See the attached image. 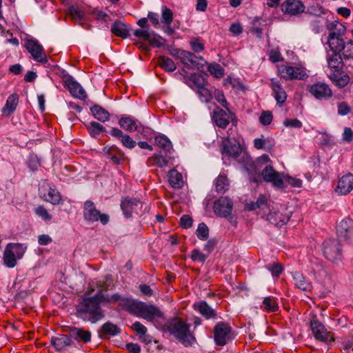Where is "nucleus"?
<instances>
[{"label":"nucleus","instance_id":"obj_29","mask_svg":"<svg viewBox=\"0 0 353 353\" xmlns=\"http://www.w3.org/2000/svg\"><path fill=\"white\" fill-rule=\"evenodd\" d=\"M69 334L70 339L78 342H83L87 343L91 341V332L83 327H70L69 328Z\"/></svg>","mask_w":353,"mask_h":353},{"label":"nucleus","instance_id":"obj_40","mask_svg":"<svg viewBox=\"0 0 353 353\" xmlns=\"http://www.w3.org/2000/svg\"><path fill=\"white\" fill-rule=\"evenodd\" d=\"M328 67L334 72H339L343 68V61L341 56L339 53H332L327 58Z\"/></svg>","mask_w":353,"mask_h":353},{"label":"nucleus","instance_id":"obj_3","mask_svg":"<svg viewBox=\"0 0 353 353\" xmlns=\"http://www.w3.org/2000/svg\"><path fill=\"white\" fill-rule=\"evenodd\" d=\"M310 327L316 340L328 345L335 341L334 334L327 330L316 314H310Z\"/></svg>","mask_w":353,"mask_h":353},{"label":"nucleus","instance_id":"obj_63","mask_svg":"<svg viewBox=\"0 0 353 353\" xmlns=\"http://www.w3.org/2000/svg\"><path fill=\"white\" fill-rule=\"evenodd\" d=\"M337 108L338 114L341 116L347 115L351 110L350 106L345 101L339 103Z\"/></svg>","mask_w":353,"mask_h":353},{"label":"nucleus","instance_id":"obj_58","mask_svg":"<svg viewBox=\"0 0 353 353\" xmlns=\"http://www.w3.org/2000/svg\"><path fill=\"white\" fill-rule=\"evenodd\" d=\"M268 270L273 276L279 277L283 271V267L280 263H275L268 266Z\"/></svg>","mask_w":353,"mask_h":353},{"label":"nucleus","instance_id":"obj_43","mask_svg":"<svg viewBox=\"0 0 353 353\" xmlns=\"http://www.w3.org/2000/svg\"><path fill=\"white\" fill-rule=\"evenodd\" d=\"M216 191L218 193H225L229 189V181L224 174H219L214 183Z\"/></svg>","mask_w":353,"mask_h":353},{"label":"nucleus","instance_id":"obj_50","mask_svg":"<svg viewBox=\"0 0 353 353\" xmlns=\"http://www.w3.org/2000/svg\"><path fill=\"white\" fill-rule=\"evenodd\" d=\"M196 236L202 241L206 240L209 236V228L204 223H201L199 224L198 228L196 231Z\"/></svg>","mask_w":353,"mask_h":353},{"label":"nucleus","instance_id":"obj_22","mask_svg":"<svg viewBox=\"0 0 353 353\" xmlns=\"http://www.w3.org/2000/svg\"><path fill=\"white\" fill-rule=\"evenodd\" d=\"M310 93L316 99H327L332 95V92L328 85L322 82H317L309 87Z\"/></svg>","mask_w":353,"mask_h":353},{"label":"nucleus","instance_id":"obj_53","mask_svg":"<svg viewBox=\"0 0 353 353\" xmlns=\"http://www.w3.org/2000/svg\"><path fill=\"white\" fill-rule=\"evenodd\" d=\"M214 96L216 100L223 107L225 108L230 113L231 111L228 107V103L225 99V97L221 90H214Z\"/></svg>","mask_w":353,"mask_h":353},{"label":"nucleus","instance_id":"obj_12","mask_svg":"<svg viewBox=\"0 0 353 353\" xmlns=\"http://www.w3.org/2000/svg\"><path fill=\"white\" fill-rule=\"evenodd\" d=\"M62 82L64 87L69 90L72 97L81 100L87 99L85 90L72 76L64 74L62 77Z\"/></svg>","mask_w":353,"mask_h":353},{"label":"nucleus","instance_id":"obj_60","mask_svg":"<svg viewBox=\"0 0 353 353\" xmlns=\"http://www.w3.org/2000/svg\"><path fill=\"white\" fill-rule=\"evenodd\" d=\"M283 125L290 128H301L303 125L301 121L297 119H285L283 121Z\"/></svg>","mask_w":353,"mask_h":353},{"label":"nucleus","instance_id":"obj_16","mask_svg":"<svg viewBox=\"0 0 353 353\" xmlns=\"http://www.w3.org/2000/svg\"><path fill=\"white\" fill-rule=\"evenodd\" d=\"M103 300L108 301V303H118L119 305L123 310L129 312L130 314H134L137 307L139 301L123 297L119 294H114L111 295L110 299L105 297H102Z\"/></svg>","mask_w":353,"mask_h":353},{"label":"nucleus","instance_id":"obj_19","mask_svg":"<svg viewBox=\"0 0 353 353\" xmlns=\"http://www.w3.org/2000/svg\"><path fill=\"white\" fill-rule=\"evenodd\" d=\"M233 203L228 196H221L217 199L213 206L214 213L221 217L229 216L232 210Z\"/></svg>","mask_w":353,"mask_h":353},{"label":"nucleus","instance_id":"obj_35","mask_svg":"<svg viewBox=\"0 0 353 353\" xmlns=\"http://www.w3.org/2000/svg\"><path fill=\"white\" fill-rule=\"evenodd\" d=\"M51 343L57 351H63L71 345L72 340L67 335H61L57 337H52Z\"/></svg>","mask_w":353,"mask_h":353},{"label":"nucleus","instance_id":"obj_23","mask_svg":"<svg viewBox=\"0 0 353 353\" xmlns=\"http://www.w3.org/2000/svg\"><path fill=\"white\" fill-rule=\"evenodd\" d=\"M180 59L183 64L188 68H196L199 69L202 67L201 61H203L202 57H197L191 52L183 50L180 53Z\"/></svg>","mask_w":353,"mask_h":353},{"label":"nucleus","instance_id":"obj_2","mask_svg":"<svg viewBox=\"0 0 353 353\" xmlns=\"http://www.w3.org/2000/svg\"><path fill=\"white\" fill-rule=\"evenodd\" d=\"M163 331L174 336L185 347L192 345L195 341L194 336L190 332V325L178 317L166 321L163 325Z\"/></svg>","mask_w":353,"mask_h":353},{"label":"nucleus","instance_id":"obj_55","mask_svg":"<svg viewBox=\"0 0 353 353\" xmlns=\"http://www.w3.org/2000/svg\"><path fill=\"white\" fill-rule=\"evenodd\" d=\"M34 212L45 221H50L52 219V216L43 205H39L35 208Z\"/></svg>","mask_w":353,"mask_h":353},{"label":"nucleus","instance_id":"obj_18","mask_svg":"<svg viewBox=\"0 0 353 353\" xmlns=\"http://www.w3.org/2000/svg\"><path fill=\"white\" fill-rule=\"evenodd\" d=\"M336 233L344 241H353V220L348 217L341 220L336 227Z\"/></svg>","mask_w":353,"mask_h":353},{"label":"nucleus","instance_id":"obj_31","mask_svg":"<svg viewBox=\"0 0 353 353\" xmlns=\"http://www.w3.org/2000/svg\"><path fill=\"white\" fill-rule=\"evenodd\" d=\"M270 86L272 90L274 97L277 103H284L287 99V94L283 88L280 81L276 79H271Z\"/></svg>","mask_w":353,"mask_h":353},{"label":"nucleus","instance_id":"obj_25","mask_svg":"<svg viewBox=\"0 0 353 353\" xmlns=\"http://www.w3.org/2000/svg\"><path fill=\"white\" fill-rule=\"evenodd\" d=\"M352 190L353 174L348 173L339 179L335 191L340 195H345L350 193Z\"/></svg>","mask_w":353,"mask_h":353},{"label":"nucleus","instance_id":"obj_21","mask_svg":"<svg viewBox=\"0 0 353 353\" xmlns=\"http://www.w3.org/2000/svg\"><path fill=\"white\" fill-rule=\"evenodd\" d=\"M233 114L221 109L216 106L212 114V120L220 128L225 129L230 123V119H232Z\"/></svg>","mask_w":353,"mask_h":353},{"label":"nucleus","instance_id":"obj_44","mask_svg":"<svg viewBox=\"0 0 353 353\" xmlns=\"http://www.w3.org/2000/svg\"><path fill=\"white\" fill-rule=\"evenodd\" d=\"M157 63L161 68L168 72H173L176 68L172 59L165 56H159L157 59Z\"/></svg>","mask_w":353,"mask_h":353},{"label":"nucleus","instance_id":"obj_47","mask_svg":"<svg viewBox=\"0 0 353 353\" xmlns=\"http://www.w3.org/2000/svg\"><path fill=\"white\" fill-rule=\"evenodd\" d=\"M208 70L212 75L217 79H221L224 75V69L219 63H213L210 64Z\"/></svg>","mask_w":353,"mask_h":353},{"label":"nucleus","instance_id":"obj_24","mask_svg":"<svg viewBox=\"0 0 353 353\" xmlns=\"http://www.w3.org/2000/svg\"><path fill=\"white\" fill-rule=\"evenodd\" d=\"M103 152L114 165L121 164L125 159L124 152L115 145H106L103 148Z\"/></svg>","mask_w":353,"mask_h":353},{"label":"nucleus","instance_id":"obj_45","mask_svg":"<svg viewBox=\"0 0 353 353\" xmlns=\"http://www.w3.org/2000/svg\"><path fill=\"white\" fill-rule=\"evenodd\" d=\"M331 81L339 88L345 87L350 81V77L347 75L339 77L338 74L333 72L329 75Z\"/></svg>","mask_w":353,"mask_h":353},{"label":"nucleus","instance_id":"obj_52","mask_svg":"<svg viewBox=\"0 0 353 353\" xmlns=\"http://www.w3.org/2000/svg\"><path fill=\"white\" fill-rule=\"evenodd\" d=\"M173 19V13L172 10L164 6L162 9V14H161V22L167 26H170L172 22Z\"/></svg>","mask_w":353,"mask_h":353},{"label":"nucleus","instance_id":"obj_28","mask_svg":"<svg viewBox=\"0 0 353 353\" xmlns=\"http://www.w3.org/2000/svg\"><path fill=\"white\" fill-rule=\"evenodd\" d=\"M193 307L205 319H216L217 318L216 310L212 309L205 301L195 303Z\"/></svg>","mask_w":353,"mask_h":353},{"label":"nucleus","instance_id":"obj_37","mask_svg":"<svg viewBox=\"0 0 353 353\" xmlns=\"http://www.w3.org/2000/svg\"><path fill=\"white\" fill-rule=\"evenodd\" d=\"M121 333L120 328L115 324L108 321L105 323L101 327L100 334L104 338L114 336Z\"/></svg>","mask_w":353,"mask_h":353},{"label":"nucleus","instance_id":"obj_5","mask_svg":"<svg viewBox=\"0 0 353 353\" xmlns=\"http://www.w3.org/2000/svg\"><path fill=\"white\" fill-rule=\"evenodd\" d=\"M26 248L20 243H8L3 252L4 265L12 268L16 266L17 260L23 257Z\"/></svg>","mask_w":353,"mask_h":353},{"label":"nucleus","instance_id":"obj_34","mask_svg":"<svg viewBox=\"0 0 353 353\" xmlns=\"http://www.w3.org/2000/svg\"><path fill=\"white\" fill-rule=\"evenodd\" d=\"M111 32L115 36L122 39H126L130 36V30L128 26L119 20L112 23Z\"/></svg>","mask_w":353,"mask_h":353},{"label":"nucleus","instance_id":"obj_57","mask_svg":"<svg viewBox=\"0 0 353 353\" xmlns=\"http://www.w3.org/2000/svg\"><path fill=\"white\" fill-rule=\"evenodd\" d=\"M190 257L193 261H198L203 263L208 258V255L203 254L198 249H194L191 252Z\"/></svg>","mask_w":353,"mask_h":353},{"label":"nucleus","instance_id":"obj_17","mask_svg":"<svg viewBox=\"0 0 353 353\" xmlns=\"http://www.w3.org/2000/svg\"><path fill=\"white\" fill-rule=\"evenodd\" d=\"M25 47L37 61L41 63H45L48 61L43 46L37 40H27Z\"/></svg>","mask_w":353,"mask_h":353},{"label":"nucleus","instance_id":"obj_1","mask_svg":"<svg viewBox=\"0 0 353 353\" xmlns=\"http://www.w3.org/2000/svg\"><path fill=\"white\" fill-rule=\"evenodd\" d=\"M99 296V295L90 297L84 296L80 299L76 306L77 317L91 323H95L103 319L105 315L100 305L104 303L99 302V300L97 299Z\"/></svg>","mask_w":353,"mask_h":353},{"label":"nucleus","instance_id":"obj_48","mask_svg":"<svg viewBox=\"0 0 353 353\" xmlns=\"http://www.w3.org/2000/svg\"><path fill=\"white\" fill-rule=\"evenodd\" d=\"M87 128L92 136L99 135L101 132L105 131L104 127L99 123L95 121L90 122Z\"/></svg>","mask_w":353,"mask_h":353},{"label":"nucleus","instance_id":"obj_9","mask_svg":"<svg viewBox=\"0 0 353 353\" xmlns=\"http://www.w3.org/2000/svg\"><path fill=\"white\" fill-rule=\"evenodd\" d=\"M261 174L264 181L272 183L276 188H284V174L276 171L272 165H265Z\"/></svg>","mask_w":353,"mask_h":353},{"label":"nucleus","instance_id":"obj_41","mask_svg":"<svg viewBox=\"0 0 353 353\" xmlns=\"http://www.w3.org/2000/svg\"><path fill=\"white\" fill-rule=\"evenodd\" d=\"M90 112L93 117L101 122L109 120V112L99 105H94L90 108Z\"/></svg>","mask_w":353,"mask_h":353},{"label":"nucleus","instance_id":"obj_26","mask_svg":"<svg viewBox=\"0 0 353 353\" xmlns=\"http://www.w3.org/2000/svg\"><path fill=\"white\" fill-rule=\"evenodd\" d=\"M241 152L239 143L232 141L229 139H225L221 144V153L227 157L236 158Z\"/></svg>","mask_w":353,"mask_h":353},{"label":"nucleus","instance_id":"obj_39","mask_svg":"<svg viewBox=\"0 0 353 353\" xmlns=\"http://www.w3.org/2000/svg\"><path fill=\"white\" fill-rule=\"evenodd\" d=\"M261 308L263 311L268 313L278 311L279 307L277 299L271 296L264 298Z\"/></svg>","mask_w":353,"mask_h":353},{"label":"nucleus","instance_id":"obj_59","mask_svg":"<svg viewBox=\"0 0 353 353\" xmlns=\"http://www.w3.org/2000/svg\"><path fill=\"white\" fill-rule=\"evenodd\" d=\"M68 12L73 20H81L83 16V12L74 6L69 8Z\"/></svg>","mask_w":353,"mask_h":353},{"label":"nucleus","instance_id":"obj_56","mask_svg":"<svg viewBox=\"0 0 353 353\" xmlns=\"http://www.w3.org/2000/svg\"><path fill=\"white\" fill-rule=\"evenodd\" d=\"M190 45L191 47V49L194 52H202L205 49L204 44L201 42L200 39L199 38H194L190 41Z\"/></svg>","mask_w":353,"mask_h":353},{"label":"nucleus","instance_id":"obj_46","mask_svg":"<svg viewBox=\"0 0 353 353\" xmlns=\"http://www.w3.org/2000/svg\"><path fill=\"white\" fill-rule=\"evenodd\" d=\"M45 199L53 205H57L60 203L61 196L57 190L50 188Z\"/></svg>","mask_w":353,"mask_h":353},{"label":"nucleus","instance_id":"obj_54","mask_svg":"<svg viewBox=\"0 0 353 353\" xmlns=\"http://www.w3.org/2000/svg\"><path fill=\"white\" fill-rule=\"evenodd\" d=\"M284 180V188L285 184L290 185L293 188H301L302 186V180L295 177H292L289 175H285L283 176Z\"/></svg>","mask_w":353,"mask_h":353},{"label":"nucleus","instance_id":"obj_36","mask_svg":"<svg viewBox=\"0 0 353 353\" xmlns=\"http://www.w3.org/2000/svg\"><path fill=\"white\" fill-rule=\"evenodd\" d=\"M293 279L294 285L301 290L310 292L312 290V285L311 282L300 272H295Z\"/></svg>","mask_w":353,"mask_h":353},{"label":"nucleus","instance_id":"obj_15","mask_svg":"<svg viewBox=\"0 0 353 353\" xmlns=\"http://www.w3.org/2000/svg\"><path fill=\"white\" fill-rule=\"evenodd\" d=\"M134 315L152 321L156 317H161L162 314L157 307L139 302Z\"/></svg>","mask_w":353,"mask_h":353},{"label":"nucleus","instance_id":"obj_13","mask_svg":"<svg viewBox=\"0 0 353 353\" xmlns=\"http://www.w3.org/2000/svg\"><path fill=\"white\" fill-rule=\"evenodd\" d=\"M287 209L283 206L272 208L267 216V220L272 225L281 227L290 219Z\"/></svg>","mask_w":353,"mask_h":353},{"label":"nucleus","instance_id":"obj_8","mask_svg":"<svg viewBox=\"0 0 353 353\" xmlns=\"http://www.w3.org/2000/svg\"><path fill=\"white\" fill-rule=\"evenodd\" d=\"M143 203L136 198L125 197L121 202V208L126 218H130L133 214L141 216Z\"/></svg>","mask_w":353,"mask_h":353},{"label":"nucleus","instance_id":"obj_4","mask_svg":"<svg viewBox=\"0 0 353 353\" xmlns=\"http://www.w3.org/2000/svg\"><path fill=\"white\" fill-rule=\"evenodd\" d=\"M83 215L85 221L89 223L100 221L103 225H106L110 221V216L108 214L101 213L97 209L93 201L87 200L83 203Z\"/></svg>","mask_w":353,"mask_h":353},{"label":"nucleus","instance_id":"obj_33","mask_svg":"<svg viewBox=\"0 0 353 353\" xmlns=\"http://www.w3.org/2000/svg\"><path fill=\"white\" fill-rule=\"evenodd\" d=\"M18 103L19 95L16 93L10 94L1 110L2 114L7 116L11 115L16 110Z\"/></svg>","mask_w":353,"mask_h":353},{"label":"nucleus","instance_id":"obj_64","mask_svg":"<svg viewBox=\"0 0 353 353\" xmlns=\"http://www.w3.org/2000/svg\"><path fill=\"white\" fill-rule=\"evenodd\" d=\"M132 328L137 332V334L139 335V336L141 335H145L148 330L146 327L139 321L134 322L132 325Z\"/></svg>","mask_w":353,"mask_h":353},{"label":"nucleus","instance_id":"obj_62","mask_svg":"<svg viewBox=\"0 0 353 353\" xmlns=\"http://www.w3.org/2000/svg\"><path fill=\"white\" fill-rule=\"evenodd\" d=\"M121 141L123 146L129 149H132L136 146V141H134L129 135L124 134L121 139Z\"/></svg>","mask_w":353,"mask_h":353},{"label":"nucleus","instance_id":"obj_51","mask_svg":"<svg viewBox=\"0 0 353 353\" xmlns=\"http://www.w3.org/2000/svg\"><path fill=\"white\" fill-rule=\"evenodd\" d=\"M250 210H254L256 209L264 210L268 206V200L264 195H260L256 201L251 203Z\"/></svg>","mask_w":353,"mask_h":353},{"label":"nucleus","instance_id":"obj_30","mask_svg":"<svg viewBox=\"0 0 353 353\" xmlns=\"http://www.w3.org/2000/svg\"><path fill=\"white\" fill-rule=\"evenodd\" d=\"M327 43L333 53H339L345 50V41L342 35L334 32L329 34Z\"/></svg>","mask_w":353,"mask_h":353},{"label":"nucleus","instance_id":"obj_38","mask_svg":"<svg viewBox=\"0 0 353 353\" xmlns=\"http://www.w3.org/2000/svg\"><path fill=\"white\" fill-rule=\"evenodd\" d=\"M155 144L165 154H171L173 151L172 144L170 139L165 135H158L154 139Z\"/></svg>","mask_w":353,"mask_h":353},{"label":"nucleus","instance_id":"obj_27","mask_svg":"<svg viewBox=\"0 0 353 353\" xmlns=\"http://www.w3.org/2000/svg\"><path fill=\"white\" fill-rule=\"evenodd\" d=\"M172 158L169 154L162 155L161 154H154L152 156L148 158L146 164L148 167L157 166L161 168L168 166Z\"/></svg>","mask_w":353,"mask_h":353},{"label":"nucleus","instance_id":"obj_7","mask_svg":"<svg viewBox=\"0 0 353 353\" xmlns=\"http://www.w3.org/2000/svg\"><path fill=\"white\" fill-rule=\"evenodd\" d=\"M110 277V275H107L105 276L106 280H108ZM109 290V285L107 283V281H101L98 279L92 280L88 285L87 290L84 293V296H90L94 293L95 290H97V293L94 295H99L97 299L99 300V302H103L105 303H108V301H105L102 297H105L110 299L109 294L105 293Z\"/></svg>","mask_w":353,"mask_h":353},{"label":"nucleus","instance_id":"obj_6","mask_svg":"<svg viewBox=\"0 0 353 353\" xmlns=\"http://www.w3.org/2000/svg\"><path fill=\"white\" fill-rule=\"evenodd\" d=\"M323 253L330 261L338 264L342 261L341 245L337 239H326L323 243Z\"/></svg>","mask_w":353,"mask_h":353},{"label":"nucleus","instance_id":"obj_11","mask_svg":"<svg viewBox=\"0 0 353 353\" xmlns=\"http://www.w3.org/2000/svg\"><path fill=\"white\" fill-rule=\"evenodd\" d=\"M191 79L194 85V90L198 94L200 100L205 103H209L212 98V90L207 88L208 83L198 74L191 75Z\"/></svg>","mask_w":353,"mask_h":353},{"label":"nucleus","instance_id":"obj_20","mask_svg":"<svg viewBox=\"0 0 353 353\" xmlns=\"http://www.w3.org/2000/svg\"><path fill=\"white\" fill-rule=\"evenodd\" d=\"M305 6L300 0H285L281 4V10L284 14L296 16L305 10Z\"/></svg>","mask_w":353,"mask_h":353},{"label":"nucleus","instance_id":"obj_42","mask_svg":"<svg viewBox=\"0 0 353 353\" xmlns=\"http://www.w3.org/2000/svg\"><path fill=\"white\" fill-rule=\"evenodd\" d=\"M170 185L174 188H181L183 186V177L181 173L172 169L168 174Z\"/></svg>","mask_w":353,"mask_h":353},{"label":"nucleus","instance_id":"obj_49","mask_svg":"<svg viewBox=\"0 0 353 353\" xmlns=\"http://www.w3.org/2000/svg\"><path fill=\"white\" fill-rule=\"evenodd\" d=\"M150 46L156 48H160L163 46L165 40L159 35L151 33L148 41Z\"/></svg>","mask_w":353,"mask_h":353},{"label":"nucleus","instance_id":"obj_61","mask_svg":"<svg viewBox=\"0 0 353 353\" xmlns=\"http://www.w3.org/2000/svg\"><path fill=\"white\" fill-rule=\"evenodd\" d=\"M272 118L273 117L270 112L263 111L259 117V121L263 125H268L271 123Z\"/></svg>","mask_w":353,"mask_h":353},{"label":"nucleus","instance_id":"obj_10","mask_svg":"<svg viewBox=\"0 0 353 353\" xmlns=\"http://www.w3.org/2000/svg\"><path fill=\"white\" fill-rule=\"evenodd\" d=\"M232 327L225 322H218L214 327V340L216 345L224 346L230 338Z\"/></svg>","mask_w":353,"mask_h":353},{"label":"nucleus","instance_id":"obj_14","mask_svg":"<svg viewBox=\"0 0 353 353\" xmlns=\"http://www.w3.org/2000/svg\"><path fill=\"white\" fill-rule=\"evenodd\" d=\"M281 77L288 79H304L307 77L305 70L301 67L287 65H281L279 69Z\"/></svg>","mask_w":353,"mask_h":353},{"label":"nucleus","instance_id":"obj_32","mask_svg":"<svg viewBox=\"0 0 353 353\" xmlns=\"http://www.w3.org/2000/svg\"><path fill=\"white\" fill-rule=\"evenodd\" d=\"M119 124L122 128L130 132L139 130L142 126L138 120L134 119L130 116H123L119 119Z\"/></svg>","mask_w":353,"mask_h":353}]
</instances>
